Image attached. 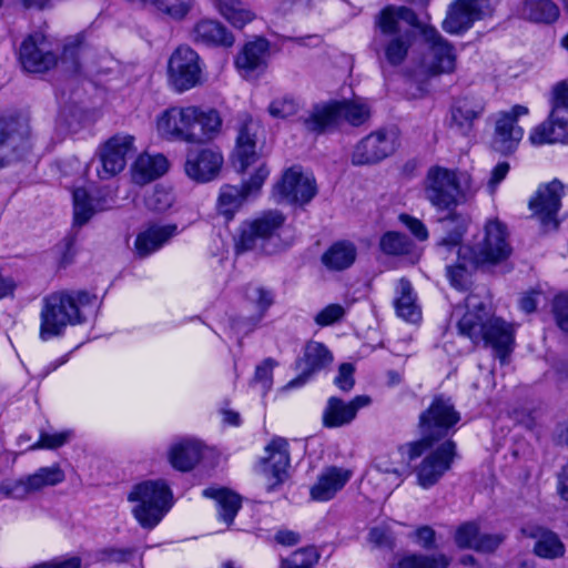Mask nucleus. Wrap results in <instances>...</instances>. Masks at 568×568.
<instances>
[{
	"label": "nucleus",
	"mask_w": 568,
	"mask_h": 568,
	"mask_svg": "<svg viewBox=\"0 0 568 568\" xmlns=\"http://www.w3.org/2000/svg\"><path fill=\"white\" fill-rule=\"evenodd\" d=\"M261 192L258 175L252 181H243L241 185L223 184L216 199V212L230 222L248 200L257 197Z\"/></svg>",
	"instance_id": "f3484780"
},
{
	"label": "nucleus",
	"mask_w": 568,
	"mask_h": 568,
	"mask_svg": "<svg viewBox=\"0 0 568 568\" xmlns=\"http://www.w3.org/2000/svg\"><path fill=\"white\" fill-rule=\"evenodd\" d=\"M486 111V101L480 97L465 95L454 99L449 109L448 129L455 138L468 139L474 132L475 121Z\"/></svg>",
	"instance_id": "4468645a"
},
{
	"label": "nucleus",
	"mask_w": 568,
	"mask_h": 568,
	"mask_svg": "<svg viewBox=\"0 0 568 568\" xmlns=\"http://www.w3.org/2000/svg\"><path fill=\"white\" fill-rule=\"evenodd\" d=\"M73 438V430L65 429L59 433L49 434L41 430L39 439L29 446V450L57 449L68 444Z\"/></svg>",
	"instance_id": "6e6d98bb"
},
{
	"label": "nucleus",
	"mask_w": 568,
	"mask_h": 568,
	"mask_svg": "<svg viewBox=\"0 0 568 568\" xmlns=\"http://www.w3.org/2000/svg\"><path fill=\"white\" fill-rule=\"evenodd\" d=\"M298 104L292 98L276 99L271 102L268 112L273 118L286 119L297 112Z\"/></svg>",
	"instance_id": "680f3d73"
},
{
	"label": "nucleus",
	"mask_w": 568,
	"mask_h": 568,
	"mask_svg": "<svg viewBox=\"0 0 568 568\" xmlns=\"http://www.w3.org/2000/svg\"><path fill=\"white\" fill-rule=\"evenodd\" d=\"M460 420L450 398L443 395L435 396L430 405L419 415V433L422 447L427 450L436 442L447 437L455 425Z\"/></svg>",
	"instance_id": "423d86ee"
},
{
	"label": "nucleus",
	"mask_w": 568,
	"mask_h": 568,
	"mask_svg": "<svg viewBox=\"0 0 568 568\" xmlns=\"http://www.w3.org/2000/svg\"><path fill=\"white\" fill-rule=\"evenodd\" d=\"M316 193L314 176L305 174L300 165H293L285 170L273 186V196L277 202L306 204Z\"/></svg>",
	"instance_id": "1a4fd4ad"
},
{
	"label": "nucleus",
	"mask_w": 568,
	"mask_h": 568,
	"mask_svg": "<svg viewBox=\"0 0 568 568\" xmlns=\"http://www.w3.org/2000/svg\"><path fill=\"white\" fill-rule=\"evenodd\" d=\"M263 132L258 121L254 120L248 114H243L241 116V125L235 142H256L261 139H265L262 135Z\"/></svg>",
	"instance_id": "4d7b16f0"
},
{
	"label": "nucleus",
	"mask_w": 568,
	"mask_h": 568,
	"mask_svg": "<svg viewBox=\"0 0 568 568\" xmlns=\"http://www.w3.org/2000/svg\"><path fill=\"white\" fill-rule=\"evenodd\" d=\"M368 118L369 110L365 104L345 100L314 108L303 124L308 132L321 134L335 129L343 119L357 126Z\"/></svg>",
	"instance_id": "0eeeda50"
},
{
	"label": "nucleus",
	"mask_w": 568,
	"mask_h": 568,
	"mask_svg": "<svg viewBox=\"0 0 568 568\" xmlns=\"http://www.w3.org/2000/svg\"><path fill=\"white\" fill-rule=\"evenodd\" d=\"M154 6L159 11L174 20L184 19L191 11L194 0H141Z\"/></svg>",
	"instance_id": "3c124183"
},
{
	"label": "nucleus",
	"mask_w": 568,
	"mask_h": 568,
	"mask_svg": "<svg viewBox=\"0 0 568 568\" xmlns=\"http://www.w3.org/2000/svg\"><path fill=\"white\" fill-rule=\"evenodd\" d=\"M455 455L456 445L453 440H446L432 450L416 468L417 484L424 489L436 485L450 469Z\"/></svg>",
	"instance_id": "2eb2a0df"
},
{
	"label": "nucleus",
	"mask_w": 568,
	"mask_h": 568,
	"mask_svg": "<svg viewBox=\"0 0 568 568\" xmlns=\"http://www.w3.org/2000/svg\"><path fill=\"white\" fill-rule=\"evenodd\" d=\"M487 123L494 128V138L498 142H521L525 135L518 121L499 111L487 118Z\"/></svg>",
	"instance_id": "c03bdc74"
},
{
	"label": "nucleus",
	"mask_w": 568,
	"mask_h": 568,
	"mask_svg": "<svg viewBox=\"0 0 568 568\" xmlns=\"http://www.w3.org/2000/svg\"><path fill=\"white\" fill-rule=\"evenodd\" d=\"M551 111L557 112L558 109H567L568 110V83L562 81L557 83L552 88L551 92Z\"/></svg>",
	"instance_id": "338daca9"
},
{
	"label": "nucleus",
	"mask_w": 568,
	"mask_h": 568,
	"mask_svg": "<svg viewBox=\"0 0 568 568\" xmlns=\"http://www.w3.org/2000/svg\"><path fill=\"white\" fill-rule=\"evenodd\" d=\"M261 470L267 480V491H274L288 479L291 457L288 442L284 437H274L264 448Z\"/></svg>",
	"instance_id": "ddd939ff"
},
{
	"label": "nucleus",
	"mask_w": 568,
	"mask_h": 568,
	"mask_svg": "<svg viewBox=\"0 0 568 568\" xmlns=\"http://www.w3.org/2000/svg\"><path fill=\"white\" fill-rule=\"evenodd\" d=\"M275 366L276 362L273 358H266L255 368L251 383L253 385H258L263 395H265L273 385V368Z\"/></svg>",
	"instance_id": "052dcab7"
},
{
	"label": "nucleus",
	"mask_w": 568,
	"mask_h": 568,
	"mask_svg": "<svg viewBox=\"0 0 568 568\" xmlns=\"http://www.w3.org/2000/svg\"><path fill=\"white\" fill-rule=\"evenodd\" d=\"M477 191L470 175L442 165H432L423 181L425 199L437 210L449 211Z\"/></svg>",
	"instance_id": "7ed1b4c3"
},
{
	"label": "nucleus",
	"mask_w": 568,
	"mask_h": 568,
	"mask_svg": "<svg viewBox=\"0 0 568 568\" xmlns=\"http://www.w3.org/2000/svg\"><path fill=\"white\" fill-rule=\"evenodd\" d=\"M529 142H568V114L559 116L550 112L547 120L530 132Z\"/></svg>",
	"instance_id": "72a5a7b5"
},
{
	"label": "nucleus",
	"mask_w": 568,
	"mask_h": 568,
	"mask_svg": "<svg viewBox=\"0 0 568 568\" xmlns=\"http://www.w3.org/2000/svg\"><path fill=\"white\" fill-rule=\"evenodd\" d=\"M231 163L237 173L244 174L251 169L253 172L245 181H252L255 176L261 179V189L270 176L271 170L266 162L263 146L257 144H235L231 153Z\"/></svg>",
	"instance_id": "4be33fe9"
},
{
	"label": "nucleus",
	"mask_w": 568,
	"mask_h": 568,
	"mask_svg": "<svg viewBox=\"0 0 568 568\" xmlns=\"http://www.w3.org/2000/svg\"><path fill=\"white\" fill-rule=\"evenodd\" d=\"M268 42L265 39H257L246 43L239 53L235 64L246 77L256 70H264L266 67V54Z\"/></svg>",
	"instance_id": "f704fd0d"
},
{
	"label": "nucleus",
	"mask_w": 568,
	"mask_h": 568,
	"mask_svg": "<svg viewBox=\"0 0 568 568\" xmlns=\"http://www.w3.org/2000/svg\"><path fill=\"white\" fill-rule=\"evenodd\" d=\"M97 295L87 291L55 292L43 298L39 337L43 342L60 337L69 325L85 322L84 310L97 304Z\"/></svg>",
	"instance_id": "f03ea898"
},
{
	"label": "nucleus",
	"mask_w": 568,
	"mask_h": 568,
	"mask_svg": "<svg viewBox=\"0 0 568 568\" xmlns=\"http://www.w3.org/2000/svg\"><path fill=\"white\" fill-rule=\"evenodd\" d=\"M203 496L212 498L219 507V517L221 520L231 525L241 508V497L226 488H206Z\"/></svg>",
	"instance_id": "a19ab883"
},
{
	"label": "nucleus",
	"mask_w": 568,
	"mask_h": 568,
	"mask_svg": "<svg viewBox=\"0 0 568 568\" xmlns=\"http://www.w3.org/2000/svg\"><path fill=\"white\" fill-rule=\"evenodd\" d=\"M194 111L193 118L190 116V130L195 132L200 126L202 136L206 140H214L222 131L223 120L220 112L215 109H202L200 106H187Z\"/></svg>",
	"instance_id": "4c0bfd02"
},
{
	"label": "nucleus",
	"mask_w": 568,
	"mask_h": 568,
	"mask_svg": "<svg viewBox=\"0 0 568 568\" xmlns=\"http://www.w3.org/2000/svg\"><path fill=\"white\" fill-rule=\"evenodd\" d=\"M29 121L22 116L0 118V142H20L29 139Z\"/></svg>",
	"instance_id": "de8ad7c7"
},
{
	"label": "nucleus",
	"mask_w": 568,
	"mask_h": 568,
	"mask_svg": "<svg viewBox=\"0 0 568 568\" xmlns=\"http://www.w3.org/2000/svg\"><path fill=\"white\" fill-rule=\"evenodd\" d=\"M355 367L351 363H343L338 367V374L334 378V384L343 392H349L355 385Z\"/></svg>",
	"instance_id": "0e129e2a"
},
{
	"label": "nucleus",
	"mask_w": 568,
	"mask_h": 568,
	"mask_svg": "<svg viewBox=\"0 0 568 568\" xmlns=\"http://www.w3.org/2000/svg\"><path fill=\"white\" fill-rule=\"evenodd\" d=\"M504 540L505 535L503 534H480L474 550L491 552L496 550Z\"/></svg>",
	"instance_id": "774afa93"
},
{
	"label": "nucleus",
	"mask_w": 568,
	"mask_h": 568,
	"mask_svg": "<svg viewBox=\"0 0 568 568\" xmlns=\"http://www.w3.org/2000/svg\"><path fill=\"white\" fill-rule=\"evenodd\" d=\"M405 21L409 26H414L417 21L416 13L406 7H387L385 8L376 22L378 31L375 37L390 38L397 34H410L408 30L403 31L400 22Z\"/></svg>",
	"instance_id": "7c9ffc66"
},
{
	"label": "nucleus",
	"mask_w": 568,
	"mask_h": 568,
	"mask_svg": "<svg viewBox=\"0 0 568 568\" xmlns=\"http://www.w3.org/2000/svg\"><path fill=\"white\" fill-rule=\"evenodd\" d=\"M410 43V34H397L390 38L383 36L374 37L372 48L378 55L383 52L390 65L397 67L406 59Z\"/></svg>",
	"instance_id": "473e14b6"
},
{
	"label": "nucleus",
	"mask_w": 568,
	"mask_h": 568,
	"mask_svg": "<svg viewBox=\"0 0 568 568\" xmlns=\"http://www.w3.org/2000/svg\"><path fill=\"white\" fill-rule=\"evenodd\" d=\"M223 162L221 152L211 148L196 146L189 150L184 171L192 181L209 183L219 176Z\"/></svg>",
	"instance_id": "6ab92c4d"
},
{
	"label": "nucleus",
	"mask_w": 568,
	"mask_h": 568,
	"mask_svg": "<svg viewBox=\"0 0 568 568\" xmlns=\"http://www.w3.org/2000/svg\"><path fill=\"white\" fill-rule=\"evenodd\" d=\"M128 500L138 523L148 529L154 528L172 507V493L164 480H145L133 486Z\"/></svg>",
	"instance_id": "20e7f679"
},
{
	"label": "nucleus",
	"mask_w": 568,
	"mask_h": 568,
	"mask_svg": "<svg viewBox=\"0 0 568 568\" xmlns=\"http://www.w3.org/2000/svg\"><path fill=\"white\" fill-rule=\"evenodd\" d=\"M352 471L345 468L331 466L318 476L311 488V497L316 501L331 500L351 479Z\"/></svg>",
	"instance_id": "c85d7f7f"
},
{
	"label": "nucleus",
	"mask_w": 568,
	"mask_h": 568,
	"mask_svg": "<svg viewBox=\"0 0 568 568\" xmlns=\"http://www.w3.org/2000/svg\"><path fill=\"white\" fill-rule=\"evenodd\" d=\"M245 298L256 307L258 312V318H262L266 311L274 303V295L272 291L253 284L247 285L245 290Z\"/></svg>",
	"instance_id": "5fc2aeb1"
},
{
	"label": "nucleus",
	"mask_w": 568,
	"mask_h": 568,
	"mask_svg": "<svg viewBox=\"0 0 568 568\" xmlns=\"http://www.w3.org/2000/svg\"><path fill=\"white\" fill-rule=\"evenodd\" d=\"M178 233L175 224H151L136 234L133 254L143 260L161 250Z\"/></svg>",
	"instance_id": "bb28decb"
},
{
	"label": "nucleus",
	"mask_w": 568,
	"mask_h": 568,
	"mask_svg": "<svg viewBox=\"0 0 568 568\" xmlns=\"http://www.w3.org/2000/svg\"><path fill=\"white\" fill-rule=\"evenodd\" d=\"M168 73L171 84L179 92L196 87L202 75L199 54L187 45L178 47L169 59Z\"/></svg>",
	"instance_id": "9d476101"
},
{
	"label": "nucleus",
	"mask_w": 568,
	"mask_h": 568,
	"mask_svg": "<svg viewBox=\"0 0 568 568\" xmlns=\"http://www.w3.org/2000/svg\"><path fill=\"white\" fill-rule=\"evenodd\" d=\"M466 313L457 327L460 335L468 337L474 344L484 342L493 348L501 364L507 363L514 346V328L499 317H488L486 304L477 294L465 298Z\"/></svg>",
	"instance_id": "f257e3e1"
},
{
	"label": "nucleus",
	"mask_w": 568,
	"mask_h": 568,
	"mask_svg": "<svg viewBox=\"0 0 568 568\" xmlns=\"http://www.w3.org/2000/svg\"><path fill=\"white\" fill-rule=\"evenodd\" d=\"M104 202L93 200L82 187L75 189L73 191V227L83 226L97 212L109 209Z\"/></svg>",
	"instance_id": "ea45409f"
},
{
	"label": "nucleus",
	"mask_w": 568,
	"mask_h": 568,
	"mask_svg": "<svg viewBox=\"0 0 568 568\" xmlns=\"http://www.w3.org/2000/svg\"><path fill=\"white\" fill-rule=\"evenodd\" d=\"M320 555L314 547H305L282 559L281 568H314Z\"/></svg>",
	"instance_id": "864d4df0"
},
{
	"label": "nucleus",
	"mask_w": 568,
	"mask_h": 568,
	"mask_svg": "<svg viewBox=\"0 0 568 568\" xmlns=\"http://www.w3.org/2000/svg\"><path fill=\"white\" fill-rule=\"evenodd\" d=\"M194 43L206 47L230 48L234 44V37L227 28L217 20L202 19L196 22L191 31Z\"/></svg>",
	"instance_id": "c756f323"
},
{
	"label": "nucleus",
	"mask_w": 568,
	"mask_h": 568,
	"mask_svg": "<svg viewBox=\"0 0 568 568\" xmlns=\"http://www.w3.org/2000/svg\"><path fill=\"white\" fill-rule=\"evenodd\" d=\"M65 475L59 464L41 467L20 479H7L0 484V494L7 498L24 499L30 494L64 481Z\"/></svg>",
	"instance_id": "6e6552de"
},
{
	"label": "nucleus",
	"mask_w": 568,
	"mask_h": 568,
	"mask_svg": "<svg viewBox=\"0 0 568 568\" xmlns=\"http://www.w3.org/2000/svg\"><path fill=\"white\" fill-rule=\"evenodd\" d=\"M443 229L448 230L452 223H457L452 233L444 237L439 245L448 250L457 248L459 262L456 265L447 266V276L450 284L457 290H466L469 282V274L464 254L470 251L469 247L459 246L462 237L466 231L465 219L457 213H449L446 217L439 220Z\"/></svg>",
	"instance_id": "9b49d317"
},
{
	"label": "nucleus",
	"mask_w": 568,
	"mask_h": 568,
	"mask_svg": "<svg viewBox=\"0 0 568 568\" xmlns=\"http://www.w3.org/2000/svg\"><path fill=\"white\" fill-rule=\"evenodd\" d=\"M372 399L367 395H357L345 402L339 397L331 396L322 414V424L326 428H339L349 425L357 416L359 409L367 407Z\"/></svg>",
	"instance_id": "b1692460"
},
{
	"label": "nucleus",
	"mask_w": 568,
	"mask_h": 568,
	"mask_svg": "<svg viewBox=\"0 0 568 568\" xmlns=\"http://www.w3.org/2000/svg\"><path fill=\"white\" fill-rule=\"evenodd\" d=\"M560 11L551 0H524L520 16L531 22L550 24L557 21Z\"/></svg>",
	"instance_id": "79ce46f5"
},
{
	"label": "nucleus",
	"mask_w": 568,
	"mask_h": 568,
	"mask_svg": "<svg viewBox=\"0 0 568 568\" xmlns=\"http://www.w3.org/2000/svg\"><path fill=\"white\" fill-rule=\"evenodd\" d=\"M424 452L426 450L422 447V443L417 440L407 443L393 453L377 457L375 469L381 474L393 476L395 486L398 487L410 475V463L420 457Z\"/></svg>",
	"instance_id": "a211bd4d"
},
{
	"label": "nucleus",
	"mask_w": 568,
	"mask_h": 568,
	"mask_svg": "<svg viewBox=\"0 0 568 568\" xmlns=\"http://www.w3.org/2000/svg\"><path fill=\"white\" fill-rule=\"evenodd\" d=\"M379 247L387 255H403L410 251V240L402 233L389 231L379 240Z\"/></svg>",
	"instance_id": "603ef678"
},
{
	"label": "nucleus",
	"mask_w": 568,
	"mask_h": 568,
	"mask_svg": "<svg viewBox=\"0 0 568 568\" xmlns=\"http://www.w3.org/2000/svg\"><path fill=\"white\" fill-rule=\"evenodd\" d=\"M356 247L348 241L332 244L322 255V263L331 271L348 268L356 260Z\"/></svg>",
	"instance_id": "58836bf2"
},
{
	"label": "nucleus",
	"mask_w": 568,
	"mask_h": 568,
	"mask_svg": "<svg viewBox=\"0 0 568 568\" xmlns=\"http://www.w3.org/2000/svg\"><path fill=\"white\" fill-rule=\"evenodd\" d=\"M170 170V162L161 153L150 154L142 153L138 156L131 168V179L136 185L143 186L149 184Z\"/></svg>",
	"instance_id": "cd10ccee"
},
{
	"label": "nucleus",
	"mask_w": 568,
	"mask_h": 568,
	"mask_svg": "<svg viewBox=\"0 0 568 568\" xmlns=\"http://www.w3.org/2000/svg\"><path fill=\"white\" fill-rule=\"evenodd\" d=\"M175 201V195L171 186L156 184L151 193H149L144 203L145 206L154 212H164L169 210Z\"/></svg>",
	"instance_id": "8fccbe9b"
},
{
	"label": "nucleus",
	"mask_w": 568,
	"mask_h": 568,
	"mask_svg": "<svg viewBox=\"0 0 568 568\" xmlns=\"http://www.w3.org/2000/svg\"><path fill=\"white\" fill-rule=\"evenodd\" d=\"M562 195L564 185L555 179L549 183L539 185L535 195L529 200L528 207L539 219L542 226L551 225L552 229H558L557 214L561 206Z\"/></svg>",
	"instance_id": "dca6fc26"
},
{
	"label": "nucleus",
	"mask_w": 568,
	"mask_h": 568,
	"mask_svg": "<svg viewBox=\"0 0 568 568\" xmlns=\"http://www.w3.org/2000/svg\"><path fill=\"white\" fill-rule=\"evenodd\" d=\"M552 312L560 329L568 332V296L557 295L552 303Z\"/></svg>",
	"instance_id": "69168bd1"
},
{
	"label": "nucleus",
	"mask_w": 568,
	"mask_h": 568,
	"mask_svg": "<svg viewBox=\"0 0 568 568\" xmlns=\"http://www.w3.org/2000/svg\"><path fill=\"white\" fill-rule=\"evenodd\" d=\"M131 144H103L99 152L102 171L101 179H110L120 173L125 166V158Z\"/></svg>",
	"instance_id": "e433bc0d"
},
{
	"label": "nucleus",
	"mask_w": 568,
	"mask_h": 568,
	"mask_svg": "<svg viewBox=\"0 0 568 568\" xmlns=\"http://www.w3.org/2000/svg\"><path fill=\"white\" fill-rule=\"evenodd\" d=\"M333 362L331 351L320 342L311 341L305 345L304 354L297 362L301 374L288 383L290 387L304 385L314 374L326 368Z\"/></svg>",
	"instance_id": "393cba45"
},
{
	"label": "nucleus",
	"mask_w": 568,
	"mask_h": 568,
	"mask_svg": "<svg viewBox=\"0 0 568 568\" xmlns=\"http://www.w3.org/2000/svg\"><path fill=\"white\" fill-rule=\"evenodd\" d=\"M473 252V263H497L510 254V246L506 241V227L499 221H489L485 226V236L477 243Z\"/></svg>",
	"instance_id": "aec40b11"
},
{
	"label": "nucleus",
	"mask_w": 568,
	"mask_h": 568,
	"mask_svg": "<svg viewBox=\"0 0 568 568\" xmlns=\"http://www.w3.org/2000/svg\"><path fill=\"white\" fill-rule=\"evenodd\" d=\"M394 144H356L352 161L356 165L374 164L394 153Z\"/></svg>",
	"instance_id": "09e8293b"
},
{
	"label": "nucleus",
	"mask_w": 568,
	"mask_h": 568,
	"mask_svg": "<svg viewBox=\"0 0 568 568\" xmlns=\"http://www.w3.org/2000/svg\"><path fill=\"white\" fill-rule=\"evenodd\" d=\"M450 559L442 552L424 555L409 552L399 558L397 568H447Z\"/></svg>",
	"instance_id": "49530a36"
},
{
	"label": "nucleus",
	"mask_w": 568,
	"mask_h": 568,
	"mask_svg": "<svg viewBox=\"0 0 568 568\" xmlns=\"http://www.w3.org/2000/svg\"><path fill=\"white\" fill-rule=\"evenodd\" d=\"M83 128V113L82 111L70 108L64 110L58 124V130L64 138L69 134L79 132Z\"/></svg>",
	"instance_id": "bf43d9fd"
},
{
	"label": "nucleus",
	"mask_w": 568,
	"mask_h": 568,
	"mask_svg": "<svg viewBox=\"0 0 568 568\" xmlns=\"http://www.w3.org/2000/svg\"><path fill=\"white\" fill-rule=\"evenodd\" d=\"M479 527L474 521L460 525L455 532V542L462 549H474L479 538Z\"/></svg>",
	"instance_id": "13d9d810"
},
{
	"label": "nucleus",
	"mask_w": 568,
	"mask_h": 568,
	"mask_svg": "<svg viewBox=\"0 0 568 568\" xmlns=\"http://www.w3.org/2000/svg\"><path fill=\"white\" fill-rule=\"evenodd\" d=\"M285 223V215L277 210L262 212L254 219L244 221L235 241L237 254L255 251L263 254H272L274 247L272 240L277 235Z\"/></svg>",
	"instance_id": "39448f33"
},
{
	"label": "nucleus",
	"mask_w": 568,
	"mask_h": 568,
	"mask_svg": "<svg viewBox=\"0 0 568 568\" xmlns=\"http://www.w3.org/2000/svg\"><path fill=\"white\" fill-rule=\"evenodd\" d=\"M423 36L432 55L429 70L435 74L452 73L456 68L454 47L433 27H426Z\"/></svg>",
	"instance_id": "a878e982"
},
{
	"label": "nucleus",
	"mask_w": 568,
	"mask_h": 568,
	"mask_svg": "<svg viewBox=\"0 0 568 568\" xmlns=\"http://www.w3.org/2000/svg\"><path fill=\"white\" fill-rule=\"evenodd\" d=\"M194 111L187 108H171L165 110L158 119V131L168 140L184 142H202L196 132L190 130V116Z\"/></svg>",
	"instance_id": "5701e85b"
},
{
	"label": "nucleus",
	"mask_w": 568,
	"mask_h": 568,
	"mask_svg": "<svg viewBox=\"0 0 568 568\" xmlns=\"http://www.w3.org/2000/svg\"><path fill=\"white\" fill-rule=\"evenodd\" d=\"M344 315L345 310L342 305L329 304L315 316V323L320 326H328L342 320Z\"/></svg>",
	"instance_id": "e2e57ef3"
},
{
	"label": "nucleus",
	"mask_w": 568,
	"mask_h": 568,
	"mask_svg": "<svg viewBox=\"0 0 568 568\" xmlns=\"http://www.w3.org/2000/svg\"><path fill=\"white\" fill-rule=\"evenodd\" d=\"M491 12L489 0H455L448 7L443 29L450 34H462Z\"/></svg>",
	"instance_id": "f8f14e48"
},
{
	"label": "nucleus",
	"mask_w": 568,
	"mask_h": 568,
	"mask_svg": "<svg viewBox=\"0 0 568 568\" xmlns=\"http://www.w3.org/2000/svg\"><path fill=\"white\" fill-rule=\"evenodd\" d=\"M537 541L534 546V552L541 558L556 559L564 557L566 547L559 536L547 529H538V534L534 535Z\"/></svg>",
	"instance_id": "a18cd8bd"
},
{
	"label": "nucleus",
	"mask_w": 568,
	"mask_h": 568,
	"mask_svg": "<svg viewBox=\"0 0 568 568\" xmlns=\"http://www.w3.org/2000/svg\"><path fill=\"white\" fill-rule=\"evenodd\" d=\"M19 60L28 72L41 73L57 64V55L42 33H33L23 40L19 50Z\"/></svg>",
	"instance_id": "412c9836"
},
{
	"label": "nucleus",
	"mask_w": 568,
	"mask_h": 568,
	"mask_svg": "<svg viewBox=\"0 0 568 568\" xmlns=\"http://www.w3.org/2000/svg\"><path fill=\"white\" fill-rule=\"evenodd\" d=\"M219 13L235 28H243L255 19V13L241 0H211Z\"/></svg>",
	"instance_id": "37998d69"
},
{
	"label": "nucleus",
	"mask_w": 568,
	"mask_h": 568,
	"mask_svg": "<svg viewBox=\"0 0 568 568\" xmlns=\"http://www.w3.org/2000/svg\"><path fill=\"white\" fill-rule=\"evenodd\" d=\"M394 307L396 314L406 322L416 323L420 320V310L413 286L404 277L397 282Z\"/></svg>",
	"instance_id": "c9c22d12"
},
{
	"label": "nucleus",
	"mask_w": 568,
	"mask_h": 568,
	"mask_svg": "<svg viewBox=\"0 0 568 568\" xmlns=\"http://www.w3.org/2000/svg\"><path fill=\"white\" fill-rule=\"evenodd\" d=\"M203 456V445L196 439H183L173 444L168 453L171 466L180 471L192 470Z\"/></svg>",
	"instance_id": "2f4dec72"
}]
</instances>
